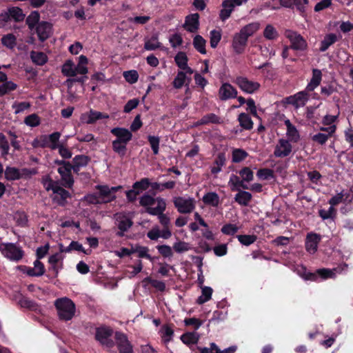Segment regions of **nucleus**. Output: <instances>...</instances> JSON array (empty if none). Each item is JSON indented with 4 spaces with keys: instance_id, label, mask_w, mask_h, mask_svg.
<instances>
[{
    "instance_id": "1",
    "label": "nucleus",
    "mask_w": 353,
    "mask_h": 353,
    "mask_svg": "<svg viewBox=\"0 0 353 353\" xmlns=\"http://www.w3.org/2000/svg\"><path fill=\"white\" fill-rule=\"evenodd\" d=\"M110 132L116 137V139L112 142L113 151L123 157L127 151V145L132 139V132L127 128L116 127L111 129Z\"/></svg>"
},
{
    "instance_id": "2",
    "label": "nucleus",
    "mask_w": 353,
    "mask_h": 353,
    "mask_svg": "<svg viewBox=\"0 0 353 353\" xmlns=\"http://www.w3.org/2000/svg\"><path fill=\"white\" fill-rule=\"evenodd\" d=\"M43 181L44 185H46L45 181L48 182L46 188V190H52L54 194L51 196L52 201L59 206L64 207L67 203V199L71 196L70 193L63 188L58 185L57 182L53 181L50 176L46 177Z\"/></svg>"
},
{
    "instance_id": "3",
    "label": "nucleus",
    "mask_w": 353,
    "mask_h": 353,
    "mask_svg": "<svg viewBox=\"0 0 353 353\" xmlns=\"http://www.w3.org/2000/svg\"><path fill=\"white\" fill-rule=\"evenodd\" d=\"M54 306L60 320L68 321L74 316L75 304L67 297L57 299L54 302Z\"/></svg>"
},
{
    "instance_id": "4",
    "label": "nucleus",
    "mask_w": 353,
    "mask_h": 353,
    "mask_svg": "<svg viewBox=\"0 0 353 353\" xmlns=\"http://www.w3.org/2000/svg\"><path fill=\"white\" fill-rule=\"evenodd\" d=\"M113 333L114 331L111 327L106 325H102L96 328L94 338L102 345H105L108 348H112L115 345L114 341L111 339Z\"/></svg>"
},
{
    "instance_id": "5",
    "label": "nucleus",
    "mask_w": 353,
    "mask_h": 353,
    "mask_svg": "<svg viewBox=\"0 0 353 353\" xmlns=\"http://www.w3.org/2000/svg\"><path fill=\"white\" fill-rule=\"evenodd\" d=\"M0 251L4 256L14 261H20L24 255L23 250L12 243H1Z\"/></svg>"
},
{
    "instance_id": "6",
    "label": "nucleus",
    "mask_w": 353,
    "mask_h": 353,
    "mask_svg": "<svg viewBox=\"0 0 353 353\" xmlns=\"http://www.w3.org/2000/svg\"><path fill=\"white\" fill-rule=\"evenodd\" d=\"M166 209V202L165 199H160L159 205L155 208H149L145 209V212L152 216H158L160 223L163 228L169 227L170 219L164 214Z\"/></svg>"
},
{
    "instance_id": "7",
    "label": "nucleus",
    "mask_w": 353,
    "mask_h": 353,
    "mask_svg": "<svg viewBox=\"0 0 353 353\" xmlns=\"http://www.w3.org/2000/svg\"><path fill=\"white\" fill-rule=\"evenodd\" d=\"M173 203L178 212L181 214L190 213L195 208V201L193 198L185 199L177 196L174 198Z\"/></svg>"
},
{
    "instance_id": "8",
    "label": "nucleus",
    "mask_w": 353,
    "mask_h": 353,
    "mask_svg": "<svg viewBox=\"0 0 353 353\" xmlns=\"http://www.w3.org/2000/svg\"><path fill=\"white\" fill-rule=\"evenodd\" d=\"M235 83L242 91L248 94L254 93L261 87V84L259 82L249 80L247 77L242 76L236 78Z\"/></svg>"
},
{
    "instance_id": "9",
    "label": "nucleus",
    "mask_w": 353,
    "mask_h": 353,
    "mask_svg": "<svg viewBox=\"0 0 353 353\" xmlns=\"http://www.w3.org/2000/svg\"><path fill=\"white\" fill-rule=\"evenodd\" d=\"M114 339L119 353H133V346L125 334L117 331Z\"/></svg>"
},
{
    "instance_id": "10",
    "label": "nucleus",
    "mask_w": 353,
    "mask_h": 353,
    "mask_svg": "<svg viewBox=\"0 0 353 353\" xmlns=\"http://www.w3.org/2000/svg\"><path fill=\"white\" fill-rule=\"evenodd\" d=\"M41 42L46 41L51 35L52 25L51 23L41 21L34 28Z\"/></svg>"
},
{
    "instance_id": "11",
    "label": "nucleus",
    "mask_w": 353,
    "mask_h": 353,
    "mask_svg": "<svg viewBox=\"0 0 353 353\" xmlns=\"http://www.w3.org/2000/svg\"><path fill=\"white\" fill-rule=\"evenodd\" d=\"M292 150V146L287 139H280L276 145L274 155L276 157L283 158L289 156Z\"/></svg>"
},
{
    "instance_id": "12",
    "label": "nucleus",
    "mask_w": 353,
    "mask_h": 353,
    "mask_svg": "<svg viewBox=\"0 0 353 353\" xmlns=\"http://www.w3.org/2000/svg\"><path fill=\"white\" fill-rule=\"evenodd\" d=\"M288 38L291 43L290 48L299 51H303L307 49V42L300 34L292 32L288 35Z\"/></svg>"
},
{
    "instance_id": "13",
    "label": "nucleus",
    "mask_w": 353,
    "mask_h": 353,
    "mask_svg": "<svg viewBox=\"0 0 353 353\" xmlns=\"http://www.w3.org/2000/svg\"><path fill=\"white\" fill-rule=\"evenodd\" d=\"M309 92L305 89L288 97L287 100L290 104H292L296 108L303 107L309 100Z\"/></svg>"
},
{
    "instance_id": "14",
    "label": "nucleus",
    "mask_w": 353,
    "mask_h": 353,
    "mask_svg": "<svg viewBox=\"0 0 353 353\" xmlns=\"http://www.w3.org/2000/svg\"><path fill=\"white\" fill-rule=\"evenodd\" d=\"M321 241V236L320 234L314 232L308 233L305 239L306 250L312 254L315 253Z\"/></svg>"
},
{
    "instance_id": "15",
    "label": "nucleus",
    "mask_w": 353,
    "mask_h": 353,
    "mask_svg": "<svg viewBox=\"0 0 353 353\" xmlns=\"http://www.w3.org/2000/svg\"><path fill=\"white\" fill-rule=\"evenodd\" d=\"M237 90L229 83H224L219 88V98L222 101L237 97Z\"/></svg>"
},
{
    "instance_id": "16",
    "label": "nucleus",
    "mask_w": 353,
    "mask_h": 353,
    "mask_svg": "<svg viewBox=\"0 0 353 353\" xmlns=\"http://www.w3.org/2000/svg\"><path fill=\"white\" fill-rule=\"evenodd\" d=\"M95 188L98 190V194L102 203H107L114 201L117 196L112 194L110 187L107 185H97Z\"/></svg>"
},
{
    "instance_id": "17",
    "label": "nucleus",
    "mask_w": 353,
    "mask_h": 353,
    "mask_svg": "<svg viewBox=\"0 0 353 353\" xmlns=\"http://www.w3.org/2000/svg\"><path fill=\"white\" fill-rule=\"evenodd\" d=\"M183 28L190 32H196L199 28V14L194 13L185 17Z\"/></svg>"
},
{
    "instance_id": "18",
    "label": "nucleus",
    "mask_w": 353,
    "mask_h": 353,
    "mask_svg": "<svg viewBox=\"0 0 353 353\" xmlns=\"http://www.w3.org/2000/svg\"><path fill=\"white\" fill-rule=\"evenodd\" d=\"M117 221L118 222L117 227L119 231L116 232V236L118 237H123L124 236V233L133 225V221L125 215L119 216Z\"/></svg>"
},
{
    "instance_id": "19",
    "label": "nucleus",
    "mask_w": 353,
    "mask_h": 353,
    "mask_svg": "<svg viewBox=\"0 0 353 353\" xmlns=\"http://www.w3.org/2000/svg\"><path fill=\"white\" fill-rule=\"evenodd\" d=\"M248 40V39L240 32L236 33L234 36L232 44L234 51L238 54L243 53L247 46Z\"/></svg>"
},
{
    "instance_id": "20",
    "label": "nucleus",
    "mask_w": 353,
    "mask_h": 353,
    "mask_svg": "<svg viewBox=\"0 0 353 353\" xmlns=\"http://www.w3.org/2000/svg\"><path fill=\"white\" fill-rule=\"evenodd\" d=\"M322 80V72L319 69H313L312 70V77L310 79V81L306 86V90L307 92H312L316 88L321 82Z\"/></svg>"
},
{
    "instance_id": "21",
    "label": "nucleus",
    "mask_w": 353,
    "mask_h": 353,
    "mask_svg": "<svg viewBox=\"0 0 353 353\" xmlns=\"http://www.w3.org/2000/svg\"><path fill=\"white\" fill-rule=\"evenodd\" d=\"M252 199V194L245 190H239L234 196V201L242 206H248Z\"/></svg>"
},
{
    "instance_id": "22",
    "label": "nucleus",
    "mask_w": 353,
    "mask_h": 353,
    "mask_svg": "<svg viewBox=\"0 0 353 353\" xmlns=\"http://www.w3.org/2000/svg\"><path fill=\"white\" fill-rule=\"evenodd\" d=\"M243 180H241L240 178L235 175L232 174L230 178V181L228 182L229 185L230 186V189L232 192L241 190L240 188H241L243 190L248 189V185L244 183Z\"/></svg>"
},
{
    "instance_id": "23",
    "label": "nucleus",
    "mask_w": 353,
    "mask_h": 353,
    "mask_svg": "<svg viewBox=\"0 0 353 353\" xmlns=\"http://www.w3.org/2000/svg\"><path fill=\"white\" fill-rule=\"evenodd\" d=\"M222 122L221 119L214 113H210L202 117L196 123V125H203L209 123L219 124Z\"/></svg>"
},
{
    "instance_id": "24",
    "label": "nucleus",
    "mask_w": 353,
    "mask_h": 353,
    "mask_svg": "<svg viewBox=\"0 0 353 353\" xmlns=\"http://www.w3.org/2000/svg\"><path fill=\"white\" fill-rule=\"evenodd\" d=\"M160 199H163L160 196L154 198L152 195L145 193L139 198V204L141 206L145 207L147 209L149 208H152V205H153L156 202L157 203V205H159Z\"/></svg>"
},
{
    "instance_id": "25",
    "label": "nucleus",
    "mask_w": 353,
    "mask_h": 353,
    "mask_svg": "<svg viewBox=\"0 0 353 353\" xmlns=\"http://www.w3.org/2000/svg\"><path fill=\"white\" fill-rule=\"evenodd\" d=\"M222 6L223 8L230 7L229 9L223 8L220 11L219 18L221 21H225L230 17L234 10V5L232 0H225L222 3Z\"/></svg>"
},
{
    "instance_id": "26",
    "label": "nucleus",
    "mask_w": 353,
    "mask_h": 353,
    "mask_svg": "<svg viewBox=\"0 0 353 353\" xmlns=\"http://www.w3.org/2000/svg\"><path fill=\"white\" fill-rule=\"evenodd\" d=\"M148 251L149 249L148 247L141 246L139 244H136L134 246L132 245L131 247V254L137 253L139 258H144L150 260V261H153L154 257L148 253Z\"/></svg>"
},
{
    "instance_id": "27",
    "label": "nucleus",
    "mask_w": 353,
    "mask_h": 353,
    "mask_svg": "<svg viewBox=\"0 0 353 353\" xmlns=\"http://www.w3.org/2000/svg\"><path fill=\"white\" fill-rule=\"evenodd\" d=\"M203 202L212 207H218L220 203V199L218 194L214 192L206 193L202 198Z\"/></svg>"
},
{
    "instance_id": "28",
    "label": "nucleus",
    "mask_w": 353,
    "mask_h": 353,
    "mask_svg": "<svg viewBox=\"0 0 353 353\" xmlns=\"http://www.w3.org/2000/svg\"><path fill=\"white\" fill-rule=\"evenodd\" d=\"M30 59L37 65H43L48 60V56L43 52L31 51Z\"/></svg>"
},
{
    "instance_id": "29",
    "label": "nucleus",
    "mask_w": 353,
    "mask_h": 353,
    "mask_svg": "<svg viewBox=\"0 0 353 353\" xmlns=\"http://www.w3.org/2000/svg\"><path fill=\"white\" fill-rule=\"evenodd\" d=\"M40 22V14L37 10L32 11L26 19V23L30 30H34Z\"/></svg>"
},
{
    "instance_id": "30",
    "label": "nucleus",
    "mask_w": 353,
    "mask_h": 353,
    "mask_svg": "<svg viewBox=\"0 0 353 353\" xmlns=\"http://www.w3.org/2000/svg\"><path fill=\"white\" fill-rule=\"evenodd\" d=\"M238 121L240 126L246 130H250L253 128V121L249 114L242 112L239 114Z\"/></svg>"
},
{
    "instance_id": "31",
    "label": "nucleus",
    "mask_w": 353,
    "mask_h": 353,
    "mask_svg": "<svg viewBox=\"0 0 353 353\" xmlns=\"http://www.w3.org/2000/svg\"><path fill=\"white\" fill-rule=\"evenodd\" d=\"M337 41V37L334 33H330L324 37V39L321 42L319 50L321 52L326 51L330 46L334 44Z\"/></svg>"
},
{
    "instance_id": "32",
    "label": "nucleus",
    "mask_w": 353,
    "mask_h": 353,
    "mask_svg": "<svg viewBox=\"0 0 353 353\" xmlns=\"http://www.w3.org/2000/svg\"><path fill=\"white\" fill-rule=\"evenodd\" d=\"M259 29V23L257 22H254L243 27L239 32L248 39V38L254 34V33H255Z\"/></svg>"
},
{
    "instance_id": "33",
    "label": "nucleus",
    "mask_w": 353,
    "mask_h": 353,
    "mask_svg": "<svg viewBox=\"0 0 353 353\" xmlns=\"http://www.w3.org/2000/svg\"><path fill=\"white\" fill-rule=\"evenodd\" d=\"M199 336L196 332H185L181 336L182 342L188 345L196 344L199 341Z\"/></svg>"
},
{
    "instance_id": "34",
    "label": "nucleus",
    "mask_w": 353,
    "mask_h": 353,
    "mask_svg": "<svg viewBox=\"0 0 353 353\" xmlns=\"http://www.w3.org/2000/svg\"><path fill=\"white\" fill-rule=\"evenodd\" d=\"M150 186V181L148 178H142L141 180L134 182L132 184V188L140 194L143 191L147 190Z\"/></svg>"
},
{
    "instance_id": "35",
    "label": "nucleus",
    "mask_w": 353,
    "mask_h": 353,
    "mask_svg": "<svg viewBox=\"0 0 353 353\" xmlns=\"http://www.w3.org/2000/svg\"><path fill=\"white\" fill-rule=\"evenodd\" d=\"M108 118H109V116L106 114L90 110L88 113V120L85 122L88 124H93L98 120Z\"/></svg>"
},
{
    "instance_id": "36",
    "label": "nucleus",
    "mask_w": 353,
    "mask_h": 353,
    "mask_svg": "<svg viewBox=\"0 0 353 353\" xmlns=\"http://www.w3.org/2000/svg\"><path fill=\"white\" fill-rule=\"evenodd\" d=\"M5 178L8 181L20 179V170L15 167L7 166L5 170Z\"/></svg>"
},
{
    "instance_id": "37",
    "label": "nucleus",
    "mask_w": 353,
    "mask_h": 353,
    "mask_svg": "<svg viewBox=\"0 0 353 353\" xmlns=\"http://www.w3.org/2000/svg\"><path fill=\"white\" fill-rule=\"evenodd\" d=\"M205 43L206 41L201 35L197 34L194 37V48L201 54H206Z\"/></svg>"
},
{
    "instance_id": "38",
    "label": "nucleus",
    "mask_w": 353,
    "mask_h": 353,
    "mask_svg": "<svg viewBox=\"0 0 353 353\" xmlns=\"http://www.w3.org/2000/svg\"><path fill=\"white\" fill-rule=\"evenodd\" d=\"M10 12V18L16 22L23 21L25 19V14L21 8L19 7H12L8 8Z\"/></svg>"
},
{
    "instance_id": "39",
    "label": "nucleus",
    "mask_w": 353,
    "mask_h": 353,
    "mask_svg": "<svg viewBox=\"0 0 353 353\" xmlns=\"http://www.w3.org/2000/svg\"><path fill=\"white\" fill-rule=\"evenodd\" d=\"M202 294L197 299L196 303L199 305H202L205 302L208 301L212 296L213 290L212 288L205 286L202 288Z\"/></svg>"
},
{
    "instance_id": "40",
    "label": "nucleus",
    "mask_w": 353,
    "mask_h": 353,
    "mask_svg": "<svg viewBox=\"0 0 353 353\" xmlns=\"http://www.w3.org/2000/svg\"><path fill=\"white\" fill-rule=\"evenodd\" d=\"M161 47V43L158 41L157 34L152 35L150 39L145 42L144 48L146 50H155Z\"/></svg>"
},
{
    "instance_id": "41",
    "label": "nucleus",
    "mask_w": 353,
    "mask_h": 353,
    "mask_svg": "<svg viewBox=\"0 0 353 353\" xmlns=\"http://www.w3.org/2000/svg\"><path fill=\"white\" fill-rule=\"evenodd\" d=\"M61 72L64 76L68 77H75L74 63L72 60H67L64 63L61 68Z\"/></svg>"
},
{
    "instance_id": "42",
    "label": "nucleus",
    "mask_w": 353,
    "mask_h": 353,
    "mask_svg": "<svg viewBox=\"0 0 353 353\" xmlns=\"http://www.w3.org/2000/svg\"><path fill=\"white\" fill-rule=\"evenodd\" d=\"M61 133L59 132H54L49 135H48V140L49 143V148L51 150H56L59 148V147L61 144H59V141L61 137Z\"/></svg>"
},
{
    "instance_id": "43",
    "label": "nucleus",
    "mask_w": 353,
    "mask_h": 353,
    "mask_svg": "<svg viewBox=\"0 0 353 353\" xmlns=\"http://www.w3.org/2000/svg\"><path fill=\"white\" fill-rule=\"evenodd\" d=\"M1 41L4 46L10 49L14 48L17 43V38L13 34L3 35Z\"/></svg>"
},
{
    "instance_id": "44",
    "label": "nucleus",
    "mask_w": 353,
    "mask_h": 353,
    "mask_svg": "<svg viewBox=\"0 0 353 353\" xmlns=\"http://www.w3.org/2000/svg\"><path fill=\"white\" fill-rule=\"evenodd\" d=\"M176 65L181 70L187 67L188 58L184 52H179L174 57Z\"/></svg>"
},
{
    "instance_id": "45",
    "label": "nucleus",
    "mask_w": 353,
    "mask_h": 353,
    "mask_svg": "<svg viewBox=\"0 0 353 353\" xmlns=\"http://www.w3.org/2000/svg\"><path fill=\"white\" fill-rule=\"evenodd\" d=\"M221 39V31L212 30L210 32V43L212 48H216Z\"/></svg>"
},
{
    "instance_id": "46",
    "label": "nucleus",
    "mask_w": 353,
    "mask_h": 353,
    "mask_svg": "<svg viewBox=\"0 0 353 353\" xmlns=\"http://www.w3.org/2000/svg\"><path fill=\"white\" fill-rule=\"evenodd\" d=\"M248 156V152L240 148L234 149L232 151V162L240 163L243 161Z\"/></svg>"
},
{
    "instance_id": "47",
    "label": "nucleus",
    "mask_w": 353,
    "mask_h": 353,
    "mask_svg": "<svg viewBox=\"0 0 353 353\" xmlns=\"http://www.w3.org/2000/svg\"><path fill=\"white\" fill-rule=\"evenodd\" d=\"M237 239L243 245L249 246L251 244L254 243L256 239L257 236L254 234H239L237 235Z\"/></svg>"
},
{
    "instance_id": "48",
    "label": "nucleus",
    "mask_w": 353,
    "mask_h": 353,
    "mask_svg": "<svg viewBox=\"0 0 353 353\" xmlns=\"http://www.w3.org/2000/svg\"><path fill=\"white\" fill-rule=\"evenodd\" d=\"M17 88V85L14 82L7 80L0 85V96H3L8 92L15 90Z\"/></svg>"
},
{
    "instance_id": "49",
    "label": "nucleus",
    "mask_w": 353,
    "mask_h": 353,
    "mask_svg": "<svg viewBox=\"0 0 353 353\" xmlns=\"http://www.w3.org/2000/svg\"><path fill=\"white\" fill-rule=\"evenodd\" d=\"M162 339L165 343H168L172 341L174 336V330L171 326L165 325L161 328Z\"/></svg>"
},
{
    "instance_id": "50",
    "label": "nucleus",
    "mask_w": 353,
    "mask_h": 353,
    "mask_svg": "<svg viewBox=\"0 0 353 353\" xmlns=\"http://www.w3.org/2000/svg\"><path fill=\"white\" fill-rule=\"evenodd\" d=\"M263 36L267 39L274 40L279 37V33L273 26L268 24L264 29Z\"/></svg>"
},
{
    "instance_id": "51",
    "label": "nucleus",
    "mask_w": 353,
    "mask_h": 353,
    "mask_svg": "<svg viewBox=\"0 0 353 353\" xmlns=\"http://www.w3.org/2000/svg\"><path fill=\"white\" fill-rule=\"evenodd\" d=\"M90 161V158L84 154L76 155L72 159V163L82 168L85 167Z\"/></svg>"
},
{
    "instance_id": "52",
    "label": "nucleus",
    "mask_w": 353,
    "mask_h": 353,
    "mask_svg": "<svg viewBox=\"0 0 353 353\" xmlns=\"http://www.w3.org/2000/svg\"><path fill=\"white\" fill-rule=\"evenodd\" d=\"M148 141L150 145L152 152L154 155L159 154V143L160 139L159 137L149 135L148 137Z\"/></svg>"
},
{
    "instance_id": "53",
    "label": "nucleus",
    "mask_w": 353,
    "mask_h": 353,
    "mask_svg": "<svg viewBox=\"0 0 353 353\" xmlns=\"http://www.w3.org/2000/svg\"><path fill=\"white\" fill-rule=\"evenodd\" d=\"M159 253L164 258H170L173 256L172 248L168 245H158L156 246Z\"/></svg>"
},
{
    "instance_id": "54",
    "label": "nucleus",
    "mask_w": 353,
    "mask_h": 353,
    "mask_svg": "<svg viewBox=\"0 0 353 353\" xmlns=\"http://www.w3.org/2000/svg\"><path fill=\"white\" fill-rule=\"evenodd\" d=\"M185 73L183 71H179L173 81L174 88L176 89L181 88L185 83Z\"/></svg>"
},
{
    "instance_id": "55",
    "label": "nucleus",
    "mask_w": 353,
    "mask_h": 353,
    "mask_svg": "<svg viewBox=\"0 0 353 353\" xmlns=\"http://www.w3.org/2000/svg\"><path fill=\"white\" fill-rule=\"evenodd\" d=\"M0 149L2 157H6L9 154L10 146L6 136L0 133Z\"/></svg>"
},
{
    "instance_id": "56",
    "label": "nucleus",
    "mask_w": 353,
    "mask_h": 353,
    "mask_svg": "<svg viewBox=\"0 0 353 353\" xmlns=\"http://www.w3.org/2000/svg\"><path fill=\"white\" fill-rule=\"evenodd\" d=\"M256 176L261 179L268 180L274 176V171L269 168H261L256 172Z\"/></svg>"
},
{
    "instance_id": "57",
    "label": "nucleus",
    "mask_w": 353,
    "mask_h": 353,
    "mask_svg": "<svg viewBox=\"0 0 353 353\" xmlns=\"http://www.w3.org/2000/svg\"><path fill=\"white\" fill-rule=\"evenodd\" d=\"M337 91V88L335 83H329L325 85L321 86V94L325 97H329L334 92H336Z\"/></svg>"
},
{
    "instance_id": "58",
    "label": "nucleus",
    "mask_w": 353,
    "mask_h": 353,
    "mask_svg": "<svg viewBox=\"0 0 353 353\" xmlns=\"http://www.w3.org/2000/svg\"><path fill=\"white\" fill-rule=\"evenodd\" d=\"M319 214L323 220L333 219L336 215V210L334 207L330 206L327 210H319Z\"/></svg>"
},
{
    "instance_id": "59",
    "label": "nucleus",
    "mask_w": 353,
    "mask_h": 353,
    "mask_svg": "<svg viewBox=\"0 0 353 353\" xmlns=\"http://www.w3.org/2000/svg\"><path fill=\"white\" fill-rule=\"evenodd\" d=\"M239 174L243 180L246 182H250L254 179V173L252 170L248 167H244L239 171Z\"/></svg>"
},
{
    "instance_id": "60",
    "label": "nucleus",
    "mask_w": 353,
    "mask_h": 353,
    "mask_svg": "<svg viewBox=\"0 0 353 353\" xmlns=\"http://www.w3.org/2000/svg\"><path fill=\"white\" fill-rule=\"evenodd\" d=\"M173 249L177 253H182L190 250V246L188 243L179 241L174 243Z\"/></svg>"
},
{
    "instance_id": "61",
    "label": "nucleus",
    "mask_w": 353,
    "mask_h": 353,
    "mask_svg": "<svg viewBox=\"0 0 353 353\" xmlns=\"http://www.w3.org/2000/svg\"><path fill=\"white\" fill-rule=\"evenodd\" d=\"M238 230L239 228L236 225L232 223L225 224L221 229L223 234L232 236L235 234Z\"/></svg>"
},
{
    "instance_id": "62",
    "label": "nucleus",
    "mask_w": 353,
    "mask_h": 353,
    "mask_svg": "<svg viewBox=\"0 0 353 353\" xmlns=\"http://www.w3.org/2000/svg\"><path fill=\"white\" fill-rule=\"evenodd\" d=\"M286 134L288 137L289 141L297 143L300 139L299 132L295 126L288 129Z\"/></svg>"
},
{
    "instance_id": "63",
    "label": "nucleus",
    "mask_w": 353,
    "mask_h": 353,
    "mask_svg": "<svg viewBox=\"0 0 353 353\" xmlns=\"http://www.w3.org/2000/svg\"><path fill=\"white\" fill-rule=\"evenodd\" d=\"M25 123L30 127H37L40 124V119L36 114H32L25 118Z\"/></svg>"
},
{
    "instance_id": "64",
    "label": "nucleus",
    "mask_w": 353,
    "mask_h": 353,
    "mask_svg": "<svg viewBox=\"0 0 353 353\" xmlns=\"http://www.w3.org/2000/svg\"><path fill=\"white\" fill-rule=\"evenodd\" d=\"M123 77L126 81L132 84L138 81L139 74L136 70H129L123 72Z\"/></svg>"
}]
</instances>
